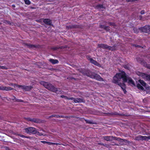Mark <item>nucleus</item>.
I'll return each instance as SVG.
<instances>
[{
  "instance_id": "obj_1",
  "label": "nucleus",
  "mask_w": 150,
  "mask_h": 150,
  "mask_svg": "<svg viewBox=\"0 0 150 150\" xmlns=\"http://www.w3.org/2000/svg\"><path fill=\"white\" fill-rule=\"evenodd\" d=\"M122 79L123 82L125 83L127 82L129 84L134 85V83L132 79L129 77H127L124 71H122L120 73L117 74L115 76L113 77V82L120 86L125 93L126 92L125 90V86L123 83H121L119 82Z\"/></svg>"
},
{
  "instance_id": "obj_2",
  "label": "nucleus",
  "mask_w": 150,
  "mask_h": 150,
  "mask_svg": "<svg viewBox=\"0 0 150 150\" xmlns=\"http://www.w3.org/2000/svg\"><path fill=\"white\" fill-rule=\"evenodd\" d=\"M40 84L43 85L46 88L54 92L57 91V89L52 85L44 81H41Z\"/></svg>"
},
{
  "instance_id": "obj_3",
  "label": "nucleus",
  "mask_w": 150,
  "mask_h": 150,
  "mask_svg": "<svg viewBox=\"0 0 150 150\" xmlns=\"http://www.w3.org/2000/svg\"><path fill=\"white\" fill-rule=\"evenodd\" d=\"M86 74L88 76L90 77L91 78L95 79L100 81H103V79L99 75L96 74L94 73L91 72L86 73Z\"/></svg>"
},
{
  "instance_id": "obj_4",
  "label": "nucleus",
  "mask_w": 150,
  "mask_h": 150,
  "mask_svg": "<svg viewBox=\"0 0 150 150\" xmlns=\"http://www.w3.org/2000/svg\"><path fill=\"white\" fill-rule=\"evenodd\" d=\"M139 30H141L142 32L145 33H148L150 30V27L148 26H145L143 27L140 28L139 29L137 28H134L133 30L134 32L135 33H137L139 32Z\"/></svg>"
},
{
  "instance_id": "obj_5",
  "label": "nucleus",
  "mask_w": 150,
  "mask_h": 150,
  "mask_svg": "<svg viewBox=\"0 0 150 150\" xmlns=\"http://www.w3.org/2000/svg\"><path fill=\"white\" fill-rule=\"evenodd\" d=\"M25 132L28 134H34L37 132V131L35 128L30 127L26 128L24 129Z\"/></svg>"
},
{
  "instance_id": "obj_6",
  "label": "nucleus",
  "mask_w": 150,
  "mask_h": 150,
  "mask_svg": "<svg viewBox=\"0 0 150 150\" xmlns=\"http://www.w3.org/2000/svg\"><path fill=\"white\" fill-rule=\"evenodd\" d=\"M135 140H148L150 139V135L148 136L139 135L134 139Z\"/></svg>"
},
{
  "instance_id": "obj_7",
  "label": "nucleus",
  "mask_w": 150,
  "mask_h": 150,
  "mask_svg": "<svg viewBox=\"0 0 150 150\" xmlns=\"http://www.w3.org/2000/svg\"><path fill=\"white\" fill-rule=\"evenodd\" d=\"M139 82L140 83H138L137 84V86L139 89L142 90H143L144 89V88L143 86H142V85L144 86H146V83L144 82L143 80L141 79L139 80Z\"/></svg>"
},
{
  "instance_id": "obj_8",
  "label": "nucleus",
  "mask_w": 150,
  "mask_h": 150,
  "mask_svg": "<svg viewBox=\"0 0 150 150\" xmlns=\"http://www.w3.org/2000/svg\"><path fill=\"white\" fill-rule=\"evenodd\" d=\"M98 47L100 48L107 49L108 50H114V48L112 47L108 46L104 44H98Z\"/></svg>"
},
{
  "instance_id": "obj_9",
  "label": "nucleus",
  "mask_w": 150,
  "mask_h": 150,
  "mask_svg": "<svg viewBox=\"0 0 150 150\" xmlns=\"http://www.w3.org/2000/svg\"><path fill=\"white\" fill-rule=\"evenodd\" d=\"M138 75L143 78L147 80L150 81V75L142 73H139Z\"/></svg>"
},
{
  "instance_id": "obj_10",
  "label": "nucleus",
  "mask_w": 150,
  "mask_h": 150,
  "mask_svg": "<svg viewBox=\"0 0 150 150\" xmlns=\"http://www.w3.org/2000/svg\"><path fill=\"white\" fill-rule=\"evenodd\" d=\"M16 86L19 88L21 87L23 89L27 91H29L32 88V87L30 86H22L17 85Z\"/></svg>"
},
{
  "instance_id": "obj_11",
  "label": "nucleus",
  "mask_w": 150,
  "mask_h": 150,
  "mask_svg": "<svg viewBox=\"0 0 150 150\" xmlns=\"http://www.w3.org/2000/svg\"><path fill=\"white\" fill-rule=\"evenodd\" d=\"M12 88H11L10 87L8 86H0V90H6V91H8L10 90H12Z\"/></svg>"
},
{
  "instance_id": "obj_12",
  "label": "nucleus",
  "mask_w": 150,
  "mask_h": 150,
  "mask_svg": "<svg viewBox=\"0 0 150 150\" xmlns=\"http://www.w3.org/2000/svg\"><path fill=\"white\" fill-rule=\"evenodd\" d=\"M103 138L104 139L108 141H112L114 138L112 136H104Z\"/></svg>"
},
{
  "instance_id": "obj_13",
  "label": "nucleus",
  "mask_w": 150,
  "mask_h": 150,
  "mask_svg": "<svg viewBox=\"0 0 150 150\" xmlns=\"http://www.w3.org/2000/svg\"><path fill=\"white\" fill-rule=\"evenodd\" d=\"M89 60L91 62L92 64L98 66H99L100 65V64L96 61L94 60L92 58H90Z\"/></svg>"
},
{
  "instance_id": "obj_14",
  "label": "nucleus",
  "mask_w": 150,
  "mask_h": 150,
  "mask_svg": "<svg viewBox=\"0 0 150 150\" xmlns=\"http://www.w3.org/2000/svg\"><path fill=\"white\" fill-rule=\"evenodd\" d=\"M44 22L46 24L51 25L52 23L51 21L48 19H45L43 20Z\"/></svg>"
},
{
  "instance_id": "obj_15",
  "label": "nucleus",
  "mask_w": 150,
  "mask_h": 150,
  "mask_svg": "<svg viewBox=\"0 0 150 150\" xmlns=\"http://www.w3.org/2000/svg\"><path fill=\"white\" fill-rule=\"evenodd\" d=\"M74 102L75 103H81L84 102L83 100L81 98H75Z\"/></svg>"
},
{
  "instance_id": "obj_16",
  "label": "nucleus",
  "mask_w": 150,
  "mask_h": 150,
  "mask_svg": "<svg viewBox=\"0 0 150 150\" xmlns=\"http://www.w3.org/2000/svg\"><path fill=\"white\" fill-rule=\"evenodd\" d=\"M14 134L17 135L18 136L21 137H23V138H30V137H29V136H25L21 134H19L18 133H15Z\"/></svg>"
},
{
  "instance_id": "obj_17",
  "label": "nucleus",
  "mask_w": 150,
  "mask_h": 150,
  "mask_svg": "<svg viewBox=\"0 0 150 150\" xmlns=\"http://www.w3.org/2000/svg\"><path fill=\"white\" fill-rule=\"evenodd\" d=\"M49 61L53 64H55L58 63V61L56 59H50Z\"/></svg>"
},
{
  "instance_id": "obj_18",
  "label": "nucleus",
  "mask_w": 150,
  "mask_h": 150,
  "mask_svg": "<svg viewBox=\"0 0 150 150\" xmlns=\"http://www.w3.org/2000/svg\"><path fill=\"white\" fill-rule=\"evenodd\" d=\"M28 120L30 121L34 122H36V123H38L39 122L38 120L35 119H32L29 118H28Z\"/></svg>"
},
{
  "instance_id": "obj_19",
  "label": "nucleus",
  "mask_w": 150,
  "mask_h": 150,
  "mask_svg": "<svg viewBox=\"0 0 150 150\" xmlns=\"http://www.w3.org/2000/svg\"><path fill=\"white\" fill-rule=\"evenodd\" d=\"M48 144L49 145H60V144L59 143H52V142H49V143H48Z\"/></svg>"
},
{
  "instance_id": "obj_20",
  "label": "nucleus",
  "mask_w": 150,
  "mask_h": 150,
  "mask_svg": "<svg viewBox=\"0 0 150 150\" xmlns=\"http://www.w3.org/2000/svg\"><path fill=\"white\" fill-rule=\"evenodd\" d=\"M85 121L86 122V123L88 124H93V122L89 120H85Z\"/></svg>"
},
{
  "instance_id": "obj_21",
  "label": "nucleus",
  "mask_w": 150,
  "mask_h": 150,
  "mask_svg": "<svg viewBox=\"0 0 150 150\" xmlns=\"http://www.w3.org/2000/svg\"><path fill=\"white\" fill-rule=\"evenodd\" d=\"M25 3L28 5H29L30 4V2L29 0H24Z\"/></svg>"
},
{
  "instance_id": "obj_22",
  "label": "nucleus",
  "mask_w": 150,
  "mask_h": 150,
  "mask_svg": "<svg viewBox=\"0 0 150 150\" xmlns=\"http://www.w3.org/2000/svg\"><path fill=\"white\" fill-rule=\"evenodd\" d=\"M14 102H23V101L22 100L16 98V100H14Z\"/></svg>"
},
{
  "instance_id": "obj_23",
  "label": "nucleus",
  "mask_w": 150,
  "mask_h": 150,
  "mask_svg": "<svg viewBox=\"0 0 150 150\" xmlns=\"http://www.w3.org/2000/svg\"><path fill=\"white\" fill-rule=\"evenodd\" d=\"M103 28H104L107 31H108L109 30V27L108 26H103Z\"/></svg>"
},
{
  "instance_id": "obj_24",
  "label": "nucleus",
  "mask_w": 150,
  "mask_h": 150,
  "mask_svg": "<svg viewBox=\"0 0 150 150\" xmlns=\"http://www.w3.org/2000/svg\"><path fill=\"white\" fill-rule=\"evenodd\" d=\"M0 69H6L7 68L5 67L4 66H0Z\"/></svg>"
},
{
  "instance_id": "obj_25",
  "label": "nucleus",
  "mask_w": 150,
  "mask_h": 150,
  "mask_svg": "<svg viewBox=\"0 0 150 150\" xmlns=\"http://www.w3.org/2000/svg\"><path fill=\"white\" fill-rule=\"evenodd\" d=\"M97 7L98 8H103V6L102 5L99 4L97 6Z\"/></svg>"
},
{
  "instance_id": "obj_26",
  "label": "nucleus",
  "mask_w": 150,
  "mask_h": 150,
  "mask_svg": "<svg viewBox=\"0 0 150 150\" xmlns=\"http://www.w3.org/2000/svg\"><path fill=\"white\" fill-rule=\"evenodd\" d=\"M75 98L73 97H71V98H67V99L69 100H73L74 101Z\"/></svg>"
},
{
  "instance_id": "obj_27",
  "label": "nucleus",
  "mask_w": 150,
  "mask_h": 150,
  "mask_svg": "<svg viewBox=\"0 0 150 150\" xmlns=\"http://www.w3.org/2000/svg\"><path fill=\"white\" fill-rule=\"evenodd\" d=\"M16 98L15 96H13L11 98V99L12 100H13V101H14V100H16Z\"/></svg>"
},
{
  "instance_id": "obj_28",
  "label": "nucleus",
  "mask_w": 150,
  "mask_h": 150,
  "mask_svg": "<svg viewBox=\"0 0 150 150\" xmlns=\"http://www.w3.org/2000/svg\"><path fill=\"white\" fill-rule=\"evenodd\" d=\"M41 142L43 143H44V144H45V143H47L48 144V143H49V142H46V141H41Z\"/></svg>"
},
{
  "instance_id": "obj_29",
  "label": "nucleus",
  "mask_w": 150,
  "mask_h": 150,
  "mask_svg": "<svg viewBox=\"0 0 150 150\" xmlns=\"http://www.w3.org/2000/svg\"><path fill=\"white\" fill-rule=\"evenodd\" d=\"M108 24L110 25H113V26H114L115 25V24L114 23H108Z\"/></svg>"
},
{
  "instance_id": "obj_30",
  "label": "nucleus",
  "mask_w": 150,
  "mask_h": 150,
  "mask_svg": "<svg viewBox=\"0 0 150 150\" xmlns=\"http://www.w3.org/2000/svg\"><path fill=\"white\" fill-rule=\"evenodd\" d=\"M61 97H62V98H65V99H67V97L66 96H64V95H62L61 96Z\"/></svg>"
},
{
  "instance_id": "obj_31",
  "label": "nucleus",
  "mask_w": 150,
  "mask_h": 150,
  "mask_svg": "<svg viewBox=\"0 0 150 150\" xmlns=\"http://www.w3.org/2000/svg\"><path fill=\"white\" fill-rule=\"evenodd\" d=\"M57 115H52L51 116H50V117H56Z\"/></svg>"
},
{
  "instance_id": "obj_32",
  "label": "nucleus",
  "mask_w": 150,
  "mask_h": 150,
  "mask_svg": "<svg viewBox=\"0 0 150 150\" xmlns=\"http://www.w3.org/2000/svg\"><path fill=\"white\" fill-rule=\"evenodd\" d=\"M37 134L40 136L43 135V134H42L41 133H40L38 132H37Z\"/></svg>"
},
{
  "instance_id": "obj_33",
  "label": "nucleus",
  "mask_w": 150,
  "mask_h": 150,
  "mask_svg": "<svg viewBox=\"0 0 150 150\" xmlns=\"http://www.w3.org/2000/svg\"><path fill=\"white\" fill-rule=\"evenodd\" d=\"M141 13L142 14H143L144 13V11H142L141 12Z\"/></svg>"
},
{
  "instance_id": "obj_34",
  "label": "nucleus",
  "mask_w": 150,
  "mask_h": 150,
  "mask_svg": "<svg viewBox=\"0 0 150 150\" xmlns=\"http://www.w3.org/2000/svg\"><path fill=\"white\" fill-rule=\"evenodd\" d=\"M60 115H57L56 117L57 118H60Z\"/></svg>"
},
{
  "instance_id": "obj_35",
  "label": "nucleus",
  "mask_w": 150,
  "mask_h": 150,
  "mask_svg": "<svg viewBox=\"0 0 150 150\" xmlns=\"http://www.w3.org/2000/svg\"><path fill=\"white\" fill-rule=\"evenodd\" d=\"M60 118L61 117H62V118H64V117H65V118H66V117H64V116H63V115H60Z\"/></svg>"
},
{
  "instance_id": "obj_36",
  "label": "nucleus",
  "mask_w": 150,
  "mask_h": 150,
  "mask_svg": "<svg viewBox=\"0 0 150 150\" xmlns=\"http://www.w3.org/2000/svg\"><path fill=\"white\" fill-rule=\"evenodd\" d=\"M147 67L148 68L150 69V64L149 65H148Z\"/></svg>"
},
{
  "instance_id": "obj_37",
  "label": "nucleus",
  "mask_w": 150,
  "mask_h": 150,
  "mask_svg": "<svg viewBox=\"0 0 150 150\" xmlns=\"http://www.w3.org/2000/svg\"><path fill=\"white\" fill-rule=\"evenodd\" d=\"M139 58H138V59H137V60L138 61V62H140V60H139Z\"/></svg>"
},
{
  "instance_id": "obj_38",
  "label": "nucleus",
  "mask_w": 150,
  "mask_h": 150,
  "mask_svg": "<svg viewBox=\"0 0 150 150\" xmlns=\"http://www.w3.org/2000/svg\"><path fill=\"white\" fill-rule=\"evenodd\" d=\"M135 46L136 47H139V46L138 45H135Z\"/></svg>"
},
{
  "instance_id": "obj_39",
  "label": "nucleus",
  "mask_w": 150,
  "mask_h": 150,
  "mask_svg": "<svg viewBox=\"0 0 150 150\" xmlns=\"http://www.w3.org/2000/svg\"><path fill=\"white\" fill-rule=\"evenodd\" d=\"M13 6H14V7H15V6H14V5H13Z\"/></svg>"
},
{
  "instance_id": "obj_40",
  "label": "nucleus",
  "mask_w": 150,
  "mask_h": 150,
  "mask_svg": "<svg viewBox=\"0 0 150 150\" xmlns=\"http://www.w3.org/2000/svg\"><path fill=\"white\" fill-rule=\"evenodd\" d=\"M125 141H127L126 140H125Z\"/></svg>"
}]
</instances>
